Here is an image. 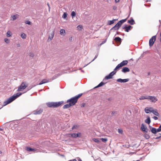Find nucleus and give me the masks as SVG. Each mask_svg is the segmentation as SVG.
<instances>
[{"instance_id": "8", "label": "nucleus", "mask_w": 161, "mask_h": 161, "mask_svg": "<svg viewBox=\"0 0 161 161\" xmlns=\"http://www.w3.org/2000/svg\"><path fill=\"white\" fill-rule=\"evenodd\" d=\"M156 36H152L150 39L149 41V45L150 47H151L153 45L155 41L156 40Z\"/></svg>"}, {"instance_id": "15", "label": "nucleus", "mask_w": 161, "mask_h": 161, "mask_svg": "<svg viewBox=\"0 0 161 161\" xmlns=\"http://www.w3.org/2000/svg\"><path fill=\"white\" fill-rule=\"evenodd\" d=\"M141 129L143 131L146 132H147V129L146 127L143 124H142L141 125Z\"/></svg>"}, {"instance_id": "55", "label": "nucleus", "mask_w": 161, "mask_h": 161, "mask_svg": "<svg viewBox=\"0 0 161 161\" xmlns=\"http://www.w3.org/2000/svg\"><path fill=\"white\" fill-rule=\"evenodd\" d=\"M18 47H19L20 46V45L19 44L18 46Z\"/></svg>"}, {"instance_id": "4", "label": "nucleus", "mask_w": 161, "mask_h": 161, "mask_svg": "<svg viewBox=\"0 0 161 161\" xmlns=\"http://www.w3.org/2000/svg\"><path fill=\"white\" fill-rule=\"evenodd\" d=\"M66 136L68 137H71L72 138H76L77 137H80L81 136V134L80 132L77 133L68 134L66 135Z\"/></svg>"}, {"instance_id": "50", "label": "nucleus", "mask_w": 161, "mask_h": 161, "mask_svg": "<svg viewBox=\"0 0 161 161\" xmlns=\"http://www.w3.org/2000/svg\"><path fill=\"white\" fill-rule=\"evenodd\" d=\"M119 0H115V2L116 3L119 2Z\"/></svg>"}, {"instance_id": "10", "label": "nucleus", "mask_w": 161, "mask_h": 161, "mask_svg": "<svg viewBox=\"0 0 161 161\" xmlns=\"http://www.w3.org/2000/svg\"><path fill=\"white\" fill-rule=\"evenodd\" d=\"M132 27L130 25L128 26L127 25H125L123 26L122 27L123 29L125 30V31L127 32H128L131 28Z\"/></svg>"}, {"instance_id": "26", "label": "nucleus", "mask_w": 161, "mask_h": 161, "mask_svg": "<svg viewBox=\"0 0 161 161\" xmlns=\"http://www.w3.org/2000/svg\"><path fill=\"white\" fill-rule=\"evenodd\" d=\"M145 122L147 124H150V123L151 122V120L150 119V118L149 117H148L147 119L145 120Z\"/></svg>"}, {"instance_id": "44", "label": "nucleus", "mask_w": 161, "mask_h": 161, "mask_svg": "<svg viewBox=\"0 0 161 161\" xmlns=\"http://www.w3.org/2000/svg\"><path fill=\"white\" fill-rule=\"evenodd\" d=\"M85 105H86V104L85 103H83L81 104L80 106L82 107H83L85 106Z\"/></svg>"}, {"instance_id": "29", "label": "nucleus", "mask_w": 161, "mask_h": 161, "mask_svg": "<svg viewBox=\"0 0 161 161\" xmlns=\"http://www.w3.org/2000/svg\"><path fill=\"white\" fill-rule=\"evenodd\" d=\"M12 35V33L10 31H8L7 33V36L8 37H10Z\"/></svg>"}, {"instance_id": "12", "label": "nucleus", "mask_w": 161, "mask_h": 161, "mask_svg": "<svg viewBox=\"0 0 161 161\" xmlns=\"http://www.w3.org/2000/svg\"><path fill=\"white\" fill-rule=\"evenodd\" d=\"M43 112V109H40L33 111V113L35 115L40 114Z\"/></svg>"}, {"instance_id": "43", "label": "nucleus", "mask_w": 161, "mask_h": 161, "mask_svg": "<svg viewBox=\"0 0 161 161\" xmlns=\"http://www.w3.org/2000/svg\"><path fill=\"white\" fill-rule=\"evenodd\" d=\"M34 54L33 53H30L29 54L30 56L31 57H33L34 56Z\"/></svg>"}, {"instance_id": "47", "label": "nucleus", "mask_w": 161, "mask_h": 161, "mask_svg": "<svg viewBox=\"0 0 161 161\" xmlns=\"http://www.w3.org/2000/svg\"><path fill=\"white\" fill-rule=\"evenodd\" d=\"M159 136H158V137H157L156 138V139H158V138H159L160 137H161V134L159 133Z\"/></svg>"}, {"instance_id": "11", "label": "nucleus", "mask_w": 161, "mask_h": 161, "mask_svg": "<svg viewBox=\"0 0 161 161\" xmlns=\"http://www.w3.org/2000/svg\"><path fill=\"white\" fill-rule=\"evenodd\" d=\"M153 109V108L152 107H147L145 108L144 111L146 113L148 114L152 113Z\"/></svg>"}, {"instance_id": "6", "label": "nucleus", "mask_w": 161, "mask_h": 161, "mask_svg": "<svg viewBox=\"0 0 161 161\" xmlns=\"http://www.w3.org/2000/svg\"><path fill=\"white\" fill-rule=\"evenodd\" d=\"M128 63L127 60H124L121 62L120 63L118 64L114 69V70H116L118 69L119 68L122 67L123 66L126 65Z\"/></svg>"}, {"instance_id": "20", "label": "nucleus", "mask_w": 161, "mask_h": 161, "mask_svg": "<svg viewBox=\"0 0 161 161\" xmlns=\"http://www.w3.org/2000/svg\"><path fill=\"white\" fill-rule=\"evenodd\" d=\"M49 82L48 80L47 79H44L39 84V85H41L43 84L47 83Z\"/></svg>"}, {"instance_id": "35", "label": "nucleus", "mask_w": 161, "mask_h": 161, "mask_svg": "<svg viewBox=\"0 0 161 161\" xmlns=\"http://www.w3.org/2000/svg\"><path fill=\"white\" fill-rule=\"evenodd\" d=\"M102 142H106L108 141V139L106 138H101L100 139Z\"/></svg>"}, {"instance_id": "45", "label": "nucleus", "mask_w": 161, "mask_h": 161, "mask_svg": "<svg viewBox=\"0 0 161 161\" xmlns=\"http://www.w3.org/2000/svg\"><path fill=\"white\" fill-rule=\"evenodd\" d=\"M153 118L155 120H157L158 119V118L156 116H154L153 117Z\"/></svg>"}, {"instance_id": "46", "label": "nucleus", "mask_w": 161, "mask_h": 161, "mask_svg": "<svg viewBox=\"0 0 161 161\" xmlns=\"http://www.w3.org/2000/svg\"><path fill=\"white\" fill-rule=\"evenodd\" d=\"M117 7L116 6H113V9L114 10H116L117 9Z\"/></svg>"}, {"instance_id": "37", "label": "nucleus", "mask_w": 161, "mask_h": 161, "mask_svg": "<svg viewBox=\"0 0 161 161\" xmlns=\"http://www.w3.org/2000/svg\"><path fill=\"white\" fill-rule=\"evenodd\" d=\"M78 30H80L82 29V27L81 25H79L77 27Z\"/></svg>"}, {"instance_id": "3", "label": "nucleus", "mask_w": 161, "mask_h": 161, "mask_svg": "<svg viewBox=\"0 0 161 161\" xmlns=\"http://www.w3.org/2000/svg\"><path fill=\"white\" fill-rule=\"evenodd\" d=\"M64 103L63 101H61L58 102H52L47 103V106L49 108H57Z\"/></svg>"}, {"instance_id": "14", "label": "nucleus", "mask_w": 161, "mask_h": 161, "mask_svg": "<svg viewBox=\"0 0 161 161\" xmlns=\"http://www.w3.org/2000/svg\"><path fill=\"white\" fill-rule=\"evenodd\" d=\"M121 25L118 22L112 28V29H114L115 30H118L121 26Z\"/></svg>"}, {"instance_id": "52", "label": "nucleus", "mask_w": 161, "mask_h": 161, "mask_svg": "<svg viewBox=\"0 0 161 161\" xmlns=\"http://www.w3.org/2000/svg\"><path fill=\"white\" fill-rule=\"evenodd\" d=\"M47 5H48V6L49 7V9H50V8L49 5V4L48 3H47Z\"/></svg>"}, {"instance_id": "13", "label": "nucleus", "mask_w": 161, "mask_h": 161, "mask_svg": "<svg viewBox=\"0 0 161 161\" xmlns=\"http://www.w3.org/2000/svg\"><path fill=\"white\" fill-rule=\"evenodd\" d=\"M129 79H118L117 80V81L118 82H119L121 83H125L128 81Z\"/></svg>"}, {"instance_id": "49", "label": "nucleus", "mask_w": 161, "mask_h": 161, "mask_svg": "<svg viewBox=\"0 0 161 161\" xmlns=\"http://www.w3.org/2000/svg\"><path fill=\"white\" fill-rule=\"evenodd\" d=\"M72 39H73V37H71L69 39V40L70 41H72Z\"/></svg>"}, {"instance_id": "28", "label": "nucleus", "mask_w": 161, "mask_h": 161, "mask_svg": "<svg viewBox=\"0 0 161 161\" xmlns=\"http://www.w3.org/2000/svg\"><path fill=\"white\" fill-rule=\"evenodd\" d=\"M92 140L93 141L97 143L100 142V141L98 138H93Z\"/></svg>"}, {"instance_id": "18", "label": "nucleus", "mask_w": 161, "mask_h": 161, "mask_svg": "<svg viewBox=\"0 0 161 161\" xmlns=\"http://www.w3.org/2000/svg\"><path fill=\"white\" fill-rule=\"evenodd\" d=\"M129 71L130 69L126 67H123L122 70V71L124 73L129 72Z\"/></svg>"}, {"instance_id": "36", "label": "nucleus", "mask_w": 161, "mask_h": 161, "mask_svg": "<svg viewBox=\"0 0 161 161\" xmlns=\"http://www.w3.org/2000/svg\"><path fill=\"white\" fill-rule=\"evenodd\" d=\"M76 15L74 11H72L71 13V15L73 18H74V16H75Z\"/></svg>"}, {"instance_id": "51", "label": "nucleus", "mask_w": 161, "mask_h": 161, "mask_svg": "<svg viewBox=\"0 0 161 161\" xmlns=\"http://www.w3.org/2000/svg\"><path fill=\"white\" fill-rule=\"evenodd\" d=\"M114 113H115V112H114V111H113V112H112V115H114Z\"/></svg>"}, {"instance_id": "54", "label": "nucleus", "mask_w": 161, "mask_h": 161, "mask_svg": "<svg viewBox=\"0 0 161 161\" xmlns=\"http://www.w3.org/2000/svg\"><path fill=\"white\" fill-rule=\"evenodd\" d=\"M97 57V56H96L95 58L94 59H95Z\"/></svg>"}, {"instance_id": "32", "label": "nucleus", "mask_w": 161, "mask_h": 161, "mask_svg": "<svg viewBox=\"0 0 161 161\" xmlns=\"http://www.w3.org/2000/svg\"><path fill=\"white\" fill-rule=\"evenodd\" d=\"M126 20V19H122L119 21V23L120 24V25H121L122 24L125 22Z\"/></svg>"}, {"instance_id": "9", "label": "nucleus", "mask_w": 161, "mask_h": 161, "mask_svg": "<svg viewBox=\"0 0 161 161\" xmlns=\"http://www.w3.org/2000/svg\"><path fill=\"white\" fill-rule=\"evenodd\" d=\"M147 99L153 103L156 102L158 100V99L155 97L152 96H148Z\"/></svg>"}, {"instance_id": "5", "label": "nucleus", "mask_w": 161, "mask_h": 161, "mask_svg": "<svg viewBox=\"0 0 161 161\" xmlns=\"http://www.w3.org/2000/svg\"><path fill=\"white\" fill-rule=\"evenodd\" d=\"M28 86V84L25 82H22L20 86L19 87L17 91H21L25 89Z\"/></svg>"}, {"instance_id": "53", "label": "nucleus", "mask_w": 161, "mask_h": 161, "mask_svg": "<svg viewBox=\"0 0 161 161\" xmlns=\"http://www.w3.org/2000/svg\"><path fill=\"white\" fill-rule=\"evenodd\" d=\"M106 42V41H104V42H103L101 44H103L105 43Z\"/></svg>"}, {"instance_id": "34", "label": "nucleus", "mask_w": 161, "mask_h": 161, "mask_svg": "<svg viewBox=\"0 0 161 161\" xmlns=\"http://www.w3.org/2000/svg\"><path fill=\"white\" fill-rule=\"evenodd\" d=\"M67 13L66 12L64 13L62 16V18L64 19H66L67 17Z\"/></svg>"}, {"instance_id": "27", "label": "nucleus", "mask_w": 161, "mask_h": 161, "mask_svg": "<svg viewBox=\"0 0 161 161\" xmlns=\"http://www.w3.org/2000/svg\"><path fill=\"white\" fill-rule=\"evenodd\" d=\"M18 16L19 15L18 14H16L15 15H14L13 16H11L12 19H11L13 20L16 19L17 18V16Z\"/></svg>"}, {"instance_id": "2", "label": "nucleus", "mask_w": 161, "mask_h": 161, "mask_svg": "<svg viewBox=\"0 0 161 161\" xmlns=\"http://www.w3.org/2000/svg\"><path fill=\"white\" fill-rule=\"evenodd\" d=\"M22 94L21 93L18 92L14 94L13 96L10 97L4 103V105H6L10 103Z\"/></svg>"}, {"instance_id": "41", "label": "nucleus", "mask_w": 161, "mask_h": 161, "mask_svg": "<svg viewBox=\"0 0 161 161\" xmlns=\"http://www.w3.org/2000/svg\"><path fill=\"white\" fill-rule=\"evenodd\" d=\"M25 23L29 25H30L31 24V22L27 20L25 21Z\"/></svg>"}, {"instance_id": "17", "label": "nucleus", "mask_w": 161, "mask_h": 161, "mask_svg": "<svg viewBox=\"0 0 161 161\" xmlns=\"http://www.w3.org/2000/svg\"><path fill=\"white\" fill-rule=\"evenodd\" d=\"M154 115L157 116H159V113H158L157 109H153L152 112Z\"/></svg>"}, {"instance_id": "39", "label": "nucleus", "mask_w": 161, "mask_h": 161, "mask_svg": "<svg viewBox=\"0 0 161 161\" xmlns=\"http://www.w3.org/2000/svg\"><path fill=\"white\" fill-rule=\"evenodd\" d=\"M144 137L147 139H148L149 138L150 136L147 134H145L144 135Z\"/></svg>"}, {"instance_id": "19", "label": "nucleus", "mask_w": 161, "mask_h": 161, "mask_svg": "<svg viewBox=\"0 0 161 161\" xmlns=\"http://www.w3.org/2000/svg\"><path fill=\"white\" fill-rule=\"evenodd\" d=\"M26 150L27 151H36V150L32 148H31L30 147H26Z\"/></svg>"}, {"instance_id": "16", "label": "nucleus", "mask_w": 161, "mask_h": 161, "mask_svg": "<svg viewBox=\"0 0 161 161\" xmlns=\"http://www.w3.org/2000/svg\"><path fill=\"white\" fill-rule=\"evenodd\" d=\"M54 36V31H53L50 35L49 36V37L47 41L49 42L51 41L53 38Z\"/></svg>"}, {"instance_id": "21", "label": "nucleus", "mask_w": 161, "mask_h": 161, "mask_svg": "<svg viewBox=\"0 0 161 161\" xmlns=\"http://www.w3.org/2000/svg\"><path fill=\"white\" fill-rule=\"evenodd\" d=\"M128 22L131 25H133L135 23L134 20L132 18H131L130 20H128Z\"/></svg>"}, {"instance_id": "1", "label": "nucleus", "mask_w": 161, "mask_h": 161, "mask_svg": "<svg viewBox=\"0 0 161 161\" xmlns=\"http://www.w3.org/2000/svg\"><path fill=\"white\" fill-rule=\"evenodd\" d=\"M82 95V93L68 100L67 103H69L64 105L63 107V108H67L74 105L77 103L78 99Z\"/></svg>"}, {"instance_id": "22", "label": "nucleus", "mask_w": 161, "mask_h": 161, "mask_svg": "<svg viewBox=\"0 0 161 161\" xmlns=\"http://www.w3.org/2000/svg\"><path fill=\"white\" fill-rule=\"evenodd\" d=\"M148 96H142L139 98V99L140 100H144V99H147Z\"/></svg>"}, {"instance_id": "25", "label": "nucleus", "mask_w": 161, "mask_h": 161, "mask_svg": "<svg viewBox=\"0 0 161 161\" xmlns=\"http://www.w3.org/2000/svg\"><path fill=\"white\" fill-rule=\"evenodd\" d=\"M60 32L61 35L64 36L65 34V31L64 29H61L60 31Z\"/></svg>"}, {"instance_id": "33", "label": "nucleus", "mask_w": 161, "mask_h": 161, "mask_svg": "<svg viewBox=\"0 0 161 161\" xmlns=\"http://www.w3.org/2000/svg\"><path fill=\"white\" fill-rule=\"evenodd\" d=\"M115 20H116L115 19H114L112 20L109 21L108 22V24L109 25H111L113 24L114 23V21Z\"/></svg>"}, {"instance_id": "30", "label": "nucleus", "mask_w": 161, "mask_h": 161, "mask_svg": "<svg viewBox=\"0 0 161 161\" xmlns=\"http://www.w3.org/2000/svg\"><path fill=\"white\" fill-rule=\"evenodd\" d=\"M21 36L23 39H25L26 38V34L23 33H21Z\"/></svg>"}, {"instance_id": "23", "label": "nucleus", "mask_w": 161, "mask_h": 161, "mask_svg": "<svg viewBox=\"0 0 161 161\" xmlns=\"http://www.w3.org/2000/svg\"><path fill=\"white\" fill-rule=\"evenodd\" d=\"M114 40L116 42H121V38L119 37H115Z\"/></svg>"}, {"instance_id": "42", "label": "nucleus", "mask_w": 161, "mask_h": 161, "mask_svg": "<svg viewBox=\"0 0 161 161\" xmlns=\"http://www.w3.org/2000/svg\"><path fill=\"white\" fill-rule=\"evenodd\" d=\"M118 132L119 133L122 134L123 133V130H121V129H118Z\"/></svg>"}, {"instance_id": "48", "label": "nucleus", "mask_w": 161, "mask_h": 161, "mask_svg": "<svg viewBox=\"0 0 161 161\" xmlns=\"http://www.w3.org/2000/svg\"><path fill=\"white\" fill-rule=\"evenodd\" d=\"M157 132H160L161 131V130L160 129L158 128V129H157Z\"/></svg>"}, {"instance_id": "24", "label": "nucleus", "mask_w": 161, "mask_h": 161, "mask_svg": "<svg viewBox=\"0 0 161 161\" xmlns=\"http://www.w3.org/2000/svg\"><path fill=\"white\" fill-rule=\"evenodd\" d=\"M151 131L152 133L154 134H156L157 132V129L155 128H152Z\"/></svg>"}, {"instance_id": "31", "label": "nucleus", "mask_w": 161, "mask_h": 161, "mask_svg": "<svg viewBox=\"0 0 161 161\" xmlns=\"http://www.w3.org/2000/svg\"><path fill=\"white\" fill-rule=\"evenodd\" d=\"M105 84L103 82H101L96 87V88L100 86H101Z\"/></svg>"}, {"instance_id": "40", "label": "nucleus", "mask_w": 161, "mask_h": 161, "mask_svg": "<svg viewBox=\"0 0 161 161\" xmlns=\"http://www.w3.org/2000/svg\"><path fill=\"white\" fill-rule=\"evenodd\" d=\"M4 41L7 43H8L9 42V40L7 38H5Z\"/></svg>"}, {"instance_id": "38", "label": "nucleus", "mask_w": 161, "mask_h": 161, "mask_svg": "<svg viewBox=\"0 0 161 161\" xmlns=\"http://www.w3.org/2000/svg\"><path fill=\"white\" fill-rule=\"evenodd\" d=\"M78 127V126L77 125H74L72 127V130H74V129H76Z\"/></svg>"}, {"instance_id": "56", "label": "nucleus", "mask_w": 161, "mask_h": 161, "mask_svg": "<svg viewBox=\"0 0 161 161\" xmlns=\"http://www.w3.org/2000/svg\"><path fill=\"white\" fill-rule=\"evenodd\" d=\"M80 161H82L81 160H80Z\"/></svg>"}, {"instance_id": "7", "label": "nucleus", "mask_w": 161, "mask_h": 161, "mask_svg": "<svg viewBox=\"0 0 161 161\" xmlns=\"http://www.w3.org/2000/svg\"><path fill=\"white\" fill-rule=\"evenodd\" d=\"M116 72V70H114V69L113 71L111 72L108 75L105 76V79L108 80L112 78L113 76L115 74Z\"/></svg>"}]
</instances>
